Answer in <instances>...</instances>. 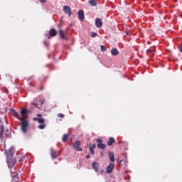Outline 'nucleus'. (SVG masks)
<instances>
[{"label": "nucleus", "mask_w": 182, "mask_h": 182, "mask_svg": "<svg viewBox=\"0 0 182 182\" xmlns=\"http://www.w3.org/2000/svg\"><path fill=\"white\" fill-rule=\"evenodd\" d=\"M92 167L94 171H95V173H97V171H99V167H100V166L99 165V163L94 161L92 163Z\"/></svg>", "instance_id": "10"}, {"label": "nucleus", "mask_w": 182, "mask_h": 182, "mask_svg": "<svg viewBox=\"0 0 182 182\" xmlns=\"http://www.w3.org/2000/svg\"><path fill=\"white\" fill-rule=\"evenodd\" d=\"M86 159H90V154H87V155L86 156Z\"/></svg>", "instance_id": "35"}, {"label": "nucleus", "mask_w": 182, "mask_h": 182, "mask_svg": "<svg viewBox=\"0 0 182 182\" xmlns=\"http://www.w3.org/2000/svg\"><path fill=\"white\" fill-rule=\"evenodd\" d=\"M59 35L61 39H66V36H65V32L63 31V30H59Z\"/></svg>", "instance_id": "16"}, {"label": "nucleus", "mask_w": 182, "mask_h": 182, "mask_svg": "<svg viewBox=\"0 0 182 182\" xmlns=\"http://www.w3.org/2000/svg\"><path fill=\"white\" fill-rule=\"evenodd\" d=\"M14 158V147H11L6 151V159Z\"/></svg>", "instance_id": "8"}, {"label": "nucleus", "mask_w": 182, "mask_h": 182, "mask_svg": "<svg viewBox=\"0 0 182 182\" xmlns=\"http://www.w3.org/2000/svg\"><path fill=\"white\" fill-rule=\"evenodd\" d=\"M38 116L40 117V116H41V114H38Z\"/></svg>", "instance_id": "45"}, {"label": "nucleus", "mask_w": 182, "mask_h": 182, "mask_svg": "<svg viewBox=\"0 0 182 182\" xmlns=\"http://www.w3.org/2000/svg\"><path fill=\"white\" fill-rule=\"evenodd\" d=\"M11 112H12L13 116H14V117H18V112H16L14 109H11Z\"/></svg>", "instance_id": "24"}, {"label": "nucleus", "mask_w": 182, "mask_h": 182, "mask_svg": "<svg viewBox=\"0 0 182 182\" xmlns=\"http://www.w3.org/2000/svg\"><path fill=\"white\" fill-rule=\"evenodd\" d=\"M48 59H50V55H48Z\"/></svg>", "instance_id": "41"}, {"label": "nucleus", "mask_w": 182, "mask_h": 182, "mask_svg": "<svg viewBox=\"0 0 182 182\" xmlns=\"http://www.w3.org/2000/svg\"><path fill=\"white\" fill-rule=\"evenodd\" d=\"M62 153V151H59L58 152V156H60V154Z\"/></svg>", "instance_id": "36"}, {"label": "nucleus", "mask_w": 182, "mask_h": 182, "mask_svg": "<svg viewBox=\"0 0 182 182\" xmlns=\"http://www.w3.org/2000/svg\"><path fill=\"white\" fill-rule=\"evenodd\" d=\"M116 140L113 137H110L109 139V141H107V145L108 146H112L113 143H114Z\"/></svg>", "instance_id": "18"}, {"label": "nucleus", "mask_w": 182, "mask_h": 182, "mask_svg": "<svg viewBox=\"0 0 182 182\" xmlns=\"http://www.w3.org/2000/svg\"><path fill=\"white\" fill-rule=\"evenodd\" d=\"M23 160H24V158H23V159H20L18 160V161L21 163V161H23Z\"/></svg>", "instance_id": "37"}, {"label": "nucleus", "mask_w": 182, "mask_h": 182, "mask_svg": "<svg viewBox=\"0 0 182 182\" xmlns=\"http://www.w3.org/2000/svg\"><path fill=\"white\" fill-rule=\"evenodd\" d=\"M50 154L51 159H53V160L58 159V155H56V151L55 150V149H53V148L50 149Z\"/></svg>", "instance_id": "11"}, {"label": "nucleus", "mask_w": 182, "mask_h": 182, "mask_svg": "<svg viewBox=\"0 0 182 182\" xmlns=\"http://www.w3.org/2000/svg\"><path fill=\"white\" fill-rule=\"evenodd\" d=\"M108 156L109 157L110 161L112 163H114V153H113L112 151H109Z\"/></svg>", "instance_id": "14"}, {"label": "nucleus", "mask_w": 182, "mask_h": 182, "mask_svg": "<svg viewBox=\"0 0 182 182\" xmlns=\"http://www.w3.org/2000/svg\"><path fill=\"white\" fill-rule=\"evenodd\" d=\"M100 154L103 156H105V154L103 152H101Z\"/></svg>", "instance_id": "40"}, {"label": "nucleus", "mask_w": 182, "mask_h": 182, "mask_svg": "<svg viewBox=\"0 0 182 182\" xmlns=\"http://www.w3.org/2000/svg\"><path fill=\"white\" fill-rule=\"evenodd\" d=\"M44 45H46V46H48V43H46V41H43Z\"/></svg>", "instance_id": "39"}, {"label": "nucleus", "mask_w": 182, "mask_h": 182, "mask_svg": "<svg viewBox=\"0 0 182 182\" xmlns=\"http://www.w3.org/2000/svg\"><path fill=\"white\" fill-rule=\"evenodd\" d=\"M38 119H39V118H33V120H34V121H37V122H38Z\"/></svg>", "instance_id": "38"}, {"label": "nucleus", "mask_w": 182, "mask_h": 182, "mask_svg": "<svg viewBox=\"0 0 182 182\" xmlns=\"http://www.w3.org/2000/svg\"><path fill=\"white\" fill-rule=\"evenodd\" d=\"M38 123H41V124H43L45 123V119L43 118H38Z\"/></svg>", "instance_id": "22"}, {"label": "nucleus", "mask_w": 182, "mask_h": 182, "mask_svg": "<svg viewBox=\"0 0 182 182\" xmlns=\"http://www.w3.org/2000/svg\"><path fill=\"white\" fill-rule=\"evenodd\" d=\"M49 35L50 36H56V35H58V32L55 28H51L49 31Z\"/></svg>", "instance_id": "15"}, {"label": "nucleus", "mask_w": 182, "mask_h": 182, "mask_svg": "<svg viewBox=\"0 0 182 182\" xmlns=\"http://www.w3.org/2000/svg\"><path fill=\"white\" fill-rule=\"evenodd\" d=\"M95 26L98 29H100V28H102V26H103V23L102 22V19H100L99 18H97L95 19Z\"/></svg>", "instance_id": "9"}, {"label": "nucleus", "mask_w": 182, "mask_h": 182, "mask_svg": "<svg viewBox=\"0 0 182 182\" xmlns=\"http://www.w3.org/2000/svg\"><path fill=\"white\" fill-rule=\"evenodd\" d=\"M46 36H48V34H46Z\"/></svg>", "instance_id": "46"}, {"label": "nucleus", "mask_w": 182, "mask_h": 182, "mask_svg": "<svg viewBox=\"0 0 182 182\" xmlns=\"http://www.w3.org/2000/svg\"><path fill=\"white\" fill-rule=\"evenodd\" d=\"M100 49L102 52H106V47L103 45L100 46Z\"/></svg>", "instance_id": "26"}, {"label": "nucleus", "mask_w": 182, "mask_h": 182, "mask_svg": "<svg viewBox=\"0 0 182 182\" xmlns=\"http://www.w3.org/2000/svg\"><path fill=\"white\" fill-rule=\"evenodd\" d=\"M40 103L41 105H43V103H45V99L40 100Z\"/></svg>", "instance_id": "29"}, {"label": "nucleus", "mask_w": 182, "mask_h": 182, "mask_svg": "<svg viewBox=\"0 0 182 182\" xmlns=\"http://www.w3.org/2000/svg\"><path fill=\"white\" fill-rule=\"evenodd\" d=\"M31 113H32V111L31 109H28L26 108H23L21 110V116H23V117H25V116H26V114H31Z\"/></svg>", "instance_id": "6"}, {"label": "nucleus", "mask_w": 182, "mask_h": 182, "mask_svg": "<svg viewBox=\"0 0 182 182\" xmlns=\"http://www.w3.org/2000/svg\"><path fill=\"white\" fill-rule=\"evenodd\" d=\"M58 117H65V115L64 114H58Z\"/></svg>", "instance_id": "32"}, {"label": "nucleus", "mask_w": 182, "mask_h": 182, "mask_svg": "<svg viewBox=\"0 0 182 182\" xmlns=\"http://www.w3.org/2000/svg\"><path fill=\"white\" fill-rule=\"evenodd\" d=\"M119 50H117V48H113L111 50V54L112 56H117V55H119Z\"/></svg>", "instance_id": "13"}, {"label": "nucleus", "mask_w": 182, "mask_h": 182, "mask_svg": "<svg viewBox=\"0 0 182 182\" xmlns=\"http://www.w3.org/2000/svg\"><path fill=\"white\" fill-rule=\"evenodd\" d=\"M80 141H75L73 144V149L74 150H76V151H82L83 149L80 148Z\"/></svg>", "instance_id": "3"}, {"label": "nucleus", "mask_w": 182, "mask_h": 182, "mask_svg": "<svg viewBox=\"0 0 182 182\" xmlns=\"http://www.w3.org/2000/svg\"><path fill=\"white\" fill-rule=\"evenodd\" d=\"M29 127V122L26 119L21 120V131L23 133H26L28 132L27 129Z\"/></svg>", "instance_id": "1"}, {"label": "nucleus", "mask_w": 182, "mask_h": 182, "mask_svg": "<svg viewBox=\"0 0 182 182\" xmlns=\"http://www.w3.org/2000/svg\"><path fill=\"white\" fill-rule=\"evenodd\" d=\"M4 133H5L4 122H2V119L0 118V140L4 139Z\"/></svg>", "instance_id": "4"}, {"label": "nucleus", "mask_w": 182, "mask_h": 182, "mask_svg": "<svg viewBox=\"0 0 182 182\" xmlns=\"http://www.w3.org/2000/svg\"><path fill=\"white\" fill-rule=\"evenodd\" d=\"M63 11L65 14H67L68 16H72V9L68 6H63Z\"/></svg>", "instance_id": "7"}, {"label": "nucleus", "mask_w": 182, "mask_h": 182, "mask_svg": "<svg viewBox=\"0 0 182 182\" xmlns=\"http://www.w3.org/2000/svg\"><path fill=\"white\" fill-rule=\"evenodd\" d=\"M6 163L9 168H12L16 164V160L14 158H6Z\"/></svg>", "instance_id": "2"}, {"label": "nucleus", "mask_w": 182, "mask_h": 182, "mask_svg": "<svg viewBox=\"0 0 182 182\" xmlns=\"http://www.w3.org/2000/svg\"><path fill=\"white\" fill-rule=\"evenodd\" d=\"M33 105H34V106H38V105H36V104H35V103H33Z\"/></svg>", "instance_id": "42"}, {"label": "nucleus", "mask_w": 182, "mask_h": 182, "mask_svg": "<svg viewBox=\"0 0 182 182\" xmlns=\"http://www.w3.org/2000/svg\"><path fill=\"white\" fill-rule=\"evenodd\" d=\"M45 127H46V125H45V124H42L38 126V129H40V130H43V129H45Z\"/></svg>", "instance_id": "23"}, {"label": "nucleus", "mask_w": 182, "mask_h": 182, "mask_svg": "<svg viewBox=\"0 0 182 182\" xmlns=\"http://www.w3.org/2000/svg\"><path fill=\"white\" fill-rule=\"evenodd\" d=\"M11 177H12V178H18V173L11 172Z\"/></svg>", "instance_id": "21"}, {"label": "nucleus", "mask_w": 182, "mask_h": 182, "mask_svg": "<svg viewBox=\"0 0 182 182\" xmlns=\"http://www.w3.org/2000/svg\"><path fill=\"white\" fill-rule=\"evenodd\" d=\"M179 50H180L181 53H182V43H181V44L179 46Z\"/></svg>", "instance_id": "30"}, {"label": "nucleus", "mask_w": 182, "mask_h": 182, "mask_svg": "<svg viewBox=\"0 0 182 182\" xmlns=\"http://www.w3.org/2000/svg\"><path fill=\"white\" fill-rule=\"evenodd\" d=\"M113 170H114V164L109 163L106 168V173H107V174H111Z\"/></svg>", "instance_id": "5"}, {"label": "nucleus", "mask_w": 182, "mask_h": 182, "mask_svg": "<svg viewBox=\"0 0 182 182\" xmlns=\"http://www.w3.org/2000/svg\"><path fill=\"white\" fill-rule=\"evenodd\" d=\"M96 36H97V33L91 32V38H96Z\"/></svg>", "instance_id": "25"}, {"label": "nucleus", "mask_w": 182, "mask_h": 182, "mask_svg": "<svg viewBox=\"0 0 182 182\" xmlns=\"http://www.w3.org/2000/svg\"><path fill=\"white\" fill-rule=\"evenodd\" d=\"M77 15L80 21H83L85 19V11H83V10L78 11Z\"/></svg>", "instance_id": "12"}, {"label": "nucleus", "mask_w": 182, "mask_h": 182, "mask_svg": "<svg viewBox=\"0 0 182 182\" xmlns=\"http://www.w3.org/2000/svg\"><path fill=\"white\" fill-rule=\"evenodd\" d=\"M90 147H92V149H96V144H93L92 146H90Z\"/></svg>", "instance_id": "34"}, {"label": "nucleus", "mask_w": 182, "mask_h": 182, "mask_svg": "<svg viewBox=\"0 0 182 182\" xmlns=\"http://www.w3.org/2000/svg\"><path fill=\"white\" fill-rule=\"evenodd\" d=\"M41 4H45L46 2V0H39Z\"/></svg>", "instance_id": "33"}, {"label": "nucleus", "mask_w": 182, "mask_h": 182, "mask_svg": "<svg viewBox=\"0 0 182 182\" xmlns=\"http://www.w3.org/2000/svg\"><path fill=\"white\" fill-rule=\"evenodd\" d=\"M97 147H98V149H104L106 148V145H105V144H103V143L97 144Z\"/></svg>", "instance_id": "19"}, {"label": "nucleus", "mask_w": 182, "mask_h": 182, "mask_svg": "<svg viewBox=\"0 0 182 182\" xmlns=\"http://www.w3.org/2000/svg\"><path fill=\"white\" fill-rule=\"evenodd\" d=\"M146 53H151V49H150V48L147 49Z\"/></svg>", "instance_id": "31"}, {"label": "nucleus", "mask_w": 182, "mask_h": 182, "mask_svg": "<svg viewBox=\"0 0 182 182\" xmlns=\"http://www.w3.org/2000/svg\"><path fill=\"white\" fill-rule=\"evenodd\" d=\"M68 139H69V135L65 134L63 136L62 141L65 142V141H66V140H68Z\"/></svg>", "instance_id": "20"}, {"label": "nucleus", "mask_w": 182, "mask_h": 182, "mask_svg": "<svg viewBox=\"0 0 182 182\" xmlns=\"http://www.w3.org/2000/svg\"><path fill=\"white\" fill-rule=\"evenodd\" d=\"M89 150H90V153H91V154H95V149L92 147H90Z\"/></svg>", "instance_id": "27"}, {"label": "nucleus", "mask_w": 182, "mask_h": 182, "mask_svg": "<svg viewBox=\"0 0 182 182\" xmlns=\"http://www.w3.org/2000/svg\"><path fill=\"white\" fill-rule=\"evenodd\" d=\"M122 161H123V160H121L119 162L122 163Z\"/></svg>", "instance_id": "44"}, {"label": "nucleus", "mask_w": 182, "mask_h": 182, "mask_svg": "<svg viewBox=\"0 0 182 182\" xmlns=\"http://www.w3.org/2000/svg\"><path fill=\"white\" fill-rule=\"evenodd\" d=\"M88 4L91 5V6H97V1L96 0H89Z\"/></svg>", "instance_id": "17"}, {"label": "nucleus", "mask_w": 182, "mask_h": 182, "mask_svg": "<svg viewBox=\"0 0 182 182\" xmlns=\"http://www.w3.org/2000/svg\"><path fill=\"white\" fill-rule=\"evenodd\" d=\"M32 77H30L28 79L31 80V79H32Z\"/></svg>", "instance_id": "43"}, {"label": "nucleus", "mask_w": 182, "mask_h": 182, "mask_svg": "<svg viewBox=\"0 0 182 182\" xmlns=\"http://www.w3.org/2000/svg\"><path fill=\"white\" fill-rule=\"evenodd\" d=\"M113 182H116L115 181H113Z\"/></svg>", "instance_id": "47"}, {"label": "nucleus", "mask_w": 182, "mask_h": 182, "mask_svg": "<svg viewBox=\"0 0 182 182\" xmlns=\"http://www.w3.org/2000/svg\"><path fill=\"white\" fill-rule=\"evenodd\" d=\"M96 141L98 143V144H102V143H103V141L100 139H97Z\"/></svg>", "instance_id": "28"}]
</instances>
